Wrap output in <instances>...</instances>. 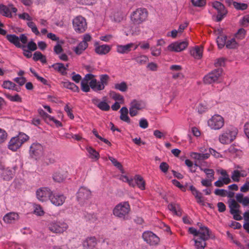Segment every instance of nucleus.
<instances>
[{
	"instance_id": "1",
	"label": "nucleus",
	"mask_w": 249,
	"mask_h": 249,
	"mask_svg": "<svg viewBox=\"0 0 249 249\" xmlns=\"http://www.w3.org/2000/svg\"><path fill=\"white\" fill-rule=\"evenodd\" d=\"M130 207L128 202H123L117 204L113 209V213L118 218L127 220L129 219V213Z\"/></svg>"
},
{
	"instance_id": "2",
	"label": "nucleus",
	"mask_w": 249,
	"mask_h": 249,
	"mask_svg": "<svg viewBox=\"0 0 249 249\" xmlns=\"http://www.w3.org/2000/svg\"><path fill=\"white\" fill-rule=\"evenodd\" d=\"M238 130L236 128L230 126L225 129L219 136V141L222 144L231 143L236 137Z\"/></svg>"
},
{
	"instance_id": "3",
	"label": "nucleus",
	"mask_w": 249,
	"mask_h": 249,
	"mask_svg": "<svg viewBox=\"0 0 249 249\" xmlns=\"http://www.w3.org/2000/svg\"><path fill=\"white\" fill-rule=\"evenodd\" d=\"M29 136L24 133L20 132L18 135L12 137L10 140L8 147L13 151H16L21 145L29 140Z\"/></svg>"
},
{
	"instance_id": "4",
	"label": "nucleus",
	"mask_w": 249,
	"mask_h": 249,
	"mask_svg": "<svg viewBox=\"0 0 249 249\" xmlns=\"http://www.w3.org/2000/svg\"><path fill=\"white\" fill-rule=\"evenodd\" d=\"M147 17V11L145 8H138L131 15V20L133 24H140L145 20Z\"/></svg>"
},
{
	"instance_id": "5",
	"label": "nucleus",
	"mask_w": 249,
	"mask_h": 249,
	"mask_svg": "<svg viewBox=\"0 0 249 249\" xmlns=\"http://www.w3.org/2000/svg\"><path fill=\"white\" fill-rule=\"evenodd\" d=\"M48 227L49 230L53 233H61L67 230L68 225L64 222L53 221L48 224Z\"/></svg>"
},
{
	"instance_id": "6",
	"label": "nucleus",
	"mask_w": 249,
	"mask_h": 249,
	"mask_svg": "<svg viewBox=\"0 0 249 249\" xmlns=\"http://www.w3.org/2000/svg\"><path fill=\"white\" fill-rule=\"evenodd\" d=\"M222 72L223 69L220 68L212 71L204 77L203 81L204 83L206 84H211L217 82Z\"/></svg>"
},
{
	"instance_id": "7",
	"label": "nucleus",
	"mask_w": 249,
	"mask_h": 249,
	"mask_svg": "<svg viewBox=\"0 0 249 249\" xmlns=\"http://www.w3.org/2000/svg\"><path fill=\"white\" fill-rule=\"evenodd\" d=\"M43 152L44 148L43 146L38 142L32 143L30 147V156L32 158L36 160H39L43 155Z\"/></svg>"
},
{
	"instance_id": "8",
	"label": "nucleus",
	"mask_w": 249,
	"mask_h": 249,
	"mask_svg": "<svg viewBox=\"0 0 249 249\" xmlns=\"http://www.w3.org/2000/svg\"><path fill=\"white\" fill-rule=\"evenodd\" d=\"M230 212L233 215V219L236 220H241L242 217L240 215L241 212L239 210L240 206L234 199L228 201Z\"/></svg>"
},
{
	"instance_id": "9",
	"label": "nucleus",
	"mask_w": 249,
	"mask_h": 249,
	"mask_svg": "<svg viewBox=\"0 0 249 249\" xmlns=\"http://www.w3.org/2000/svg\"><path fill=\"white\" fill-rule=\"evenodd\" d=\"M72 24L75 31L78 33L84 32L87 28L86 19L82 16H77L74 18Z\"/></svg>"
},
{
	"instance_id": "10",
	"label": "nucleus",
	"mask_w": 249,
	"mask_h": 249,
	"mask_svg": "<svg viewBox=\"0 0 249 249\" xmlns=\"http://www.w3.org/2000/svg\"><path fill=\"white\" fill-rule=\"evenodd\" d=\"M91 193L90 191L85 187H81L77 193V199L79 204L84 205L86 201L90 198Z\"/></svg>"
},
{
	"instance_id": "11",
	"label": "nucleus",
	"mask_w": 249,
	"mask_h": 249,
	"mask_svg": "<svg viewBox=\"0 0 249 249\" xmlns=\"http://www.w3.org/2000/svg\"><path fill=\"white\" fill-rule=\"evenodd\" d=\"M208 125L213 129L218 130L224 124L223 118L219 115H214L208 121Z\"/></svg>"
},
{
	"instance_id": "12",
	"label": "nucleus",
	"mask_w": 249,
	"mask_h": 249,
	"mask_svg": "<svg viewBox=\"0 0 249 249\" xmlns=\"http://www.w3.org/2000/svg\"><path fill=\"white\" fill-rule=\"evenodd\" d=\"M213 7L217 12L216 21L217 22L221 21L227 14V10L224 5L220 2L215 1L213 3Z\"/></svg>"
},
{
	"instance_id": "13",
	"label": "nucleus",
	"mask_w": 249,
	"mask_h": 249,
	"mask_svg": "<svg viewBox=\"0 0 249 249\" xmlns=\"http://www.w3.org/2000/svg\"><path fill=\"white\" fill-rule=\"evenodd\" d=\"M91 39V37L89 34H85L84 36L83 40L73 49L75 53L78 55L82 54L88 47V42L90 41Z\"/></svg>"
},
{
	"instance_id": "14",
	"label": "nucleus",
	"mask_w": 249,
	"mask_h": 249,
	"mask_svg": "<svg viewBox=\"0 0 249 249\" xmlns=\"http://www.w3.org/2000/svg\"><path fill=\"white\" fill-rule=\"evenodd\" d=\"M51 190L47 187H41L36 192L37 199L40 201H46L50 198L52 194Z\"/></svg>"
},
{
	"instance_id": "15",
	"label": "nucleus",
	"mask_w": 249,
	"mask_h": 249,
	"mask_svg": "<svg viewBox=\"0 0 249 249\" xmlns=\"http://www.w3.org/2000/svg\"><path fill=\"white\" fill-rule=\"evenodd\" d=\"M142 238L147 243L150 245H156L158 244L160 239L151 231H145L142 234Z\"/></svg>"
},
{
	"instance_id": "16",
	"label": "nucleus",
	"mask_w": 249,
	"mask_h": 249,
	"mask_svg": "<svg viewBox=\"0 0 249 249\" xmlns=\"http://www.w3.org/2000/svg\"><path fill=\"white\" fill-rule=\"evenodd\" d=\"M186 41L176 42L168 46V50L170 51L179 52L184 50L188 46Z\"/></svg>"
},
{
	"instance_id": "17",
	"label": "nucleus",
	"mask_w": 249,
	"mask_h": 249,
	"mask_svg": "<svg viewBox=\"0 0 249 249\" xmlns=\"http://www.w3.org/2000/svg\"><path fill=\"white\" fill-rule=\"evenodd\" d=\"M65 197L64 195L59 194H53L52 193L49 199L53 205L58 206L62 205L65 201Z\"/></svg>"
},
{
	"instance_id": "18",
	"label": "nucleus",
	"mask_w": 249,
	"mask_h": 249,
	"mask_svg": "<svg viewBox=\"0 0 249 249\" xmlns=\"http://www.w3.org/2000/svg\"><path fill=\"white\" fill-rule=\"evenodd\" d=\"M198 236L202 237L203 239L209 240V239H214L215 236L212 233L210 230L207 227H201L199 229Z\"/></svg>"
},
{
	"instance_id": "19",
	"label": "nucleus",
	"mask_w": 249,
	"mask_h": 249,
	"mask_svg": "<svg viewBox=\"0 0 249 249\" xmlns=\"http://www.w3.org/2000/svg\"><path fill=\"white\" fill-rule=\"evenodd\" d=\"M191 158L196 160L194 165L195 166H198V163H199L201 161L206 160L210 157L209 153H198L196 152H193L190 155Z\"/></svg>"
},
{
	"instance_id": "20",
	"label": "nucleus",
	"mask_w": 249,
	"mask_h": 249,
	"mask_svg": "<svg viewBox=\"0 0 249 249\" xmlns=\"http://www.w3.org/2000/svg\"><path fill=\"white\" fill-rule=\"evenodd\" d=\"M97 245V239L94 236L88 237L83 242L84 249H93Z\"/></svg>"
},
{
	"instance_id": "21",
	"label": "nucleus",
	"mask_w": 249,
	"mask_h": 249,
	"mask_svg": "<svg viewBox=\"0 0 249 249\" xmlns=\"http://www.w3.org/2000/svg\"><path fill=\"white\" fill-rule=\"evenodd\" d=\"M19 218V216L18 213L10 212L4 216L3 220L6 223L12 224L14 223L16 221L18 220Z\"/></svg>"
},
{
	"instance_id": "22",
	"label": "nucleus",
	"mask_w": 249,
	"mask_h": 249,
	"mask_svg": "<svg viewBox=\"0 0 249 249\" xmlns=\"http://www.w3.org/2000/svg\"><path fill=\"white\" fill-rule=\"evenodd\" d=\"M104 99V101L99 102V99L94 98L92 100V102L101 110L103 111H108L110 109V106L106 102V97H105Z\"/></svg>"
},
{
	"instance_id": "23",
	"label": "nucleus",
	"mask_w": 249,
	"mask_h": 249,
	"mask_svg": "<svg viewBox=\"0 0 249 249\" xmlns=\"http://www.w3.org/2000/svg\"><path fill=\"white\" fill-rule=\"evenodd\" d=\"M195 242V246L196 249H204L206 246L207 239H203L202 237L197 236L193 239Z\"/></svg>"
},
{
	"instance_id": "24",
	"label": "nucleus",
	"mask_w": 249,
	"mask_h": 249,
	"mask_svg": "<svg viewBox=\"0 0 249 249\" xmlns=\"http://www.w3.org/2000/svg\"><path fill=\"white\" fill-rule=\"evenodd\" d=\"M6 39L11 43L15 45L17 47L24 48L23 45H21L19 42V37L15 35H7L6 36Z\"/></svg>"
},
{
	"instance_id": "25",
	"label": "nucleus",
	"mask_w": 249,
	"mask_h": 249,
	"mask_svg": "<svg viewBox=\"0 0 249 249\" xmlns=\"http://www.w3.org/2000/svg\"><path fill=\"white\" fill-rule=\"evenodd\" d=\"M134 46L133 43H129L125 45H119L117 46V52L120 53H127L131 51V48Z\"/></svg>"
},
{
	"instance_id": "26",
	"label": "nucleus",
	"mask_w": 249,
	"mask_h": 249,
	"mask_svg": "<svg viewBox=\"0 0 249 249\" xmlns=\"http://www.w3.org/2000/svg\"><path fill=\"white\" fill-rule=\"evenodd\" d=\"M14 175V171L9 169V168H6L3 169L1 176L4 180H10L13 178Z\"/></svg>"
},
{
	"instance_id": "27",
	"label": "nucleus",
	"mask_w": 249,
	"mask_h": 249,
	"mask_svg": "<svg viewBox=\"0 0 249 249\" xmlns=\"http://www.w3.org/2000/svg\"><path fill=\"white\" fill-rule=\"evenodd\" d=\"M89 86L92 89L95 91L103 90L105 89V87L103 84L97 82L96 79H93L89 82Z\"/></svg>"
},
{
	"instance_id": "28",
	"label": "nucleus",
	"mask_w": 249,
	"mask_h": 249,
	"mask_svg": "<svg viewBox=\"0 0 249 249\" xmlns=\"http://www.w3.org/2000/svg\"><path fill=\"white\" fill-rule=\"evenodd\" d=\"M235 197L237 202L241 203L243 206L246 207L249 205V197L248 196L244 197V195L243 194H237Z\"/></svg>"
},
{
	"instance_id": "29",
	"label": "nucleus",
	"mask_w": 249,
	"mask_h": 249,
	"mask_svg": "<svg viewBox=\"0 0 249 249\" xmlns=\"http://www.w3.org/2000/svg\"><path fill=\"white\" fill-rule=\"evenodd\" d=\"M110 50V47L107 45H99L95 48V52L100 55L106 54Z\"/></svg>"
},
{
	"instance_id": "30",
	"label": "nucleus",
	"mask_w": 249,
	"mask_h": 249,
	"mask_svg": "<svg viewBox=\"0 0 249 249\" xmlns=\"http://www.w3.org/2000/svg\"><path fill=\"white\" fill-rule=\"evenodd\" d=\"M0 14L2 16L12 18L13 16L9 8L3 4H0Z\"/></svg>"
},
{
	"instance_id": "31",
	"label": "nucleus",
	"mask_w": 249,
	"mask_h": 249,
	"mask_svg": "<svg viewBox=\"0 0 249 249\" xmlns=\"http://www.w3.org/2000/svg\"><path fill=\"white\" fill-rule=\"evenodd\" d=\"M55 70L61 73L62 75H65L67 74L66 71L67 68L61 63H56L51 66Z\"/></svg>"
},
{
	"instance_id": "32",
	"label": "nucleus",
	"mask_w": 249,
	"mask_h": 249,
	"mask_svg": "<svg viewBox=\"0 0 249 249\" xmlns=\"http://www.w3.org/2000/svg\"><path fill=\"white\" fill-rule=\"evenodd\" d=\"M62 84L63 87L70 89L74 92H78L79 91V89L78 87L72 82L67 81L62 82Z\"/></svg>"
},
{
	"instance_id": "33",
	"label": "nucleus",
	"mask_w": 249,
	"mask_h": 249,
	"mask_svg": "<svg viewBox=\"0 0 249 249\" xmlns=\"http://www.w3.org/2000/svg\"><path fill=\"white\" fill-rule=\"evenodd\" d=\"M134 180L136 182V185L142 190L145 189V181L142 177L137 175L134 177Z\"/></svg>"
},
{
	"instance_id": "34",
	"label": "nucleus",
	"mask_w": 249,
	"mask_h": 249,
	"mask_svg": "<svg viewBox=\"0 0 249 249\" xmlns=\"http://www.w3.org/2000/svg\"><path fill=\"white\" fill-rule=\"evenodd\" d=\"M169 210L173 212L177 215L180 216L181 214L179 206L177 204H169L168 206Z\"/></svg>"
},
{
	"instance_id": "35",
	"label": "nucleus",
	"mask_w": 249,
	"mask_h": 249,
	"mask_svg": "<svg viewBox=\"0 0 249 249\" xmlns=\"http://www.w3.org/2000/svg\"><path fill=\"white\" fill-rule=\"evenodd\" d=\"M191 54L196 59H200L202 56V50L199 47H196L191 51Z\"/></svg>"
},
{
	"instance_id": "36",
	"label": "nucleus",
	"mask_w": 249,
	"mask_h": 249,
	"mask_svg": "<svg viewBox=\"0 0 249 249\" xmlns=\"http://www.w3.org/2000/svg\"><path fill=\"white\" fill-rule=\"evenodd\" d=\"M53 177L55 181L61 182L66 178V175L60 171H57L53 174Z\"/></svg>"
},
{
	"instance_id": "37",
	"label": "nucleus",
	"mask_w": 249,
	"mask_h": 249,
	"mask_svg": "<svg viewBox=\"0 0 249 249\" xmlns=\"http://www.w3.org/2000/svg\"><path fill=\"white\" fill-rule=\"evenodd\" d=\"M132 60H135L140 65H143L148 61L149 59L147 56L144 55H141L140 56L134 57L132 58Z\"/></svg>"
},
{
	"instance_id": "38",
	"label": "nucleus",
	"mask_w": 249,
	"mask_h": 249,
	"mask_svg": "<svg viewBox=\"0 0 249 249\" xmlns=\"http://www.w3.org/2000/svg\"><path fill=\"white\" fill-rule=\"evenodd\" d=\"M130 107L138 109L141 110L144 107V104L142 101H137L133 100L130 104Z\"/></svg>"
},
{
	"instance_id": "39",
	"label": "nucleus",
	"mask_w": 249,
	"mask_h": 249,
	"mask_svg": "<svg viewBox=\"0 0 249 249\" xmlns=\"http://www.w3.org/2000/svg\"><path fill=\"white\" fill-rule=\"evenodd\" d=\"M220 174L222 176V177H220L219 178H221L222 180L225 181L226 184H228L231 182V178H230V176L228 174L226 170L224 169H221L219 171Z\"/></svg>"
},
{
	"instance_id": "40",
	"label": "nucleus",
	"mask_w": 249,
	"mask_h": 249,
	"mask_svg": "<svg viewBox=\"0 0 249 249\" xmlns=\"http://www.w3.org/2000/svg\"><path fill=\"white\" fill-rule=\"evenodd\" d=\"M54 155L51 153H48L43 160L44 163L46 165L53 164L55 162Z\"/></svg>"
},
{
	"instance_id": "41",
	"label": "nucleus",
	"mask_w": 249,
	"mask_h": 249,
	"mask_svg": "<svg viewBox=\"0 0 249 249\" xmlns=\"http://www.w3.org/2000/svg\"><path fill=\"white\" fill-rule=\"evenodd\" d=\"M114 89L122 92H125L128 89V86L125 82H122L114 85Z\"/></svg>"
},
{
	"instance_id": "42",
	"label": "nucleus",
	"mask_w": 249,
	"mask_h": 249,
	"mask_svg": "<svg viewBox=\"0 0 249 249\" xmlns=\"http://www.w3.org/2000/svg\"><path fill=\"white\" fill-rule=\"evenodd\" d=\"M87 150L90 155V158L92 159L98 160L99 157V153L91 147L87 148Z\"/></svg>"
},
{
	"instance_id": "43",
	"label": "nucleus",
	"mask_w": 249,
	"mask_h": 249,
	"mask_svg": "<svg viewBox=\"0 0 249 249\" xmlns=\"http://www.w3.org/2000/svg\"><path fill=\"white\" fill-rule=\"evenodd\" d=\"M109 95L111 98L115 101H123L124 97L120 93H117L114 91H110Z\"/></svg>"
},
{
	"instance_id": "44",
	"label": "nucleus",
	"mask_w": 249,
	"mask_h": 249,
	"mask_svg": "<svg viewBox=\"0 0 249 249\" xmlns=\"http://www.w3.org/2000/svg\"><path fill=\"white\" fill-rule=\"evenodd\" d=\"M192 193L197 199V202L199 204L203 205V200L202 199L203 197L202 193L197 190L196 189H195V190Z\"/></svg>"
},
{
	"instance_id": "45",
	"label": "nucleus",
	"mask_w": 249,
	"mask_h": 249,
	"mask_svg": "<svg viewBox=\"0 0 249 249\" xmlns=\"http://www.w3.org/2000/svg\"><path fill=\"white\" fill-rule=\"evenodd\" d=\"M108 159L110 160V161L114 165V166H115L118 169L121 171L122 173H123V167L120 162L118 161L116 159L112 157H108Z\"/></svg>"
},
{
	"instance_id": "46",
	"label": "nucleus",
	"mask_w": 249,
	"mask_h": 249,
	"mask_svg": "<svg viewBox=\"0 0 249 249\" xmlns=\"http://www.w3.org/2000/svg\"><path fill=\"white\" fill-rule=\"evenodd\" d=\"M200 170L203 171L206 174L208 178L211 179V180L214 179V172L213 169L200 168Z\"/></svg>"
},
{
	"instance_id": "47",
	"label": "nucleus",
	"mask_w": 249,
	"mask_h": 249,
	"mask_svg": "<svg viewBox=\"0 0 249 249\" xmlns=\"http://www.w3.org/2000/svg\"><path fill=\"white\" fill-rule=\"evenodd\" d=\"M30 71L32 72V73L37 78V80L40 81L44 85H48V81L46 79H44V78L39 76L38 74L32 68H30Z\"/></svg>"
},
{
	"instance_id": "48",
	"label": "nucleus",
	"mask_w": 249,
	"mask_h": 249,
	"mask_svg": "<svg viewBox=\"0 0 249 249\" xmlns=\"http://www.w3.org/2000/svg\"><path fill=\"white\" fill-rule=\"evenodd\" d=\"M237 44L234 38L228 40L226 41V47L228 49H235L236 48Z\"/></svg>"
},
{
	"instance_id": "49",
	"label": "nucleus",
	"mask_w": 249,
	"mask_h": 249,
	"mask_svg": "<svg viewBox=\"0 0 249 249\" xmlns=\"http://www.w3.org/2000/svg\"><path fill=\"white\" fill-rule=\"evenodd\" d=\"M109 79V76L107 74H102L100 75L99 82L105 87L107 85Z\"/></svg>"
},
{
	"instance_id": "50",
	"label": "nucleus",
	"mask_w": 249,
	"mask_h": 249,
	"mask_svg": "<svg viewBox=\"0 0 249 249\" xmlns=\"http://www.w3.org/2000/svg\"><path fill=\"white\" fill-rule=\"evenodd\" d=\"M240 171L234 170L231 173V178L233 181L239 182L240 178Z\"/></svg>"
},
{
	"instance_id": "51",
	"label": "nucleus",
	"mask_w": 249,
	"mask_h": 249,
	"mask_svg": "<svg viewBox=\"0 0 249 249\" xmlns=\"http://www.w3.org/2000/svg\"><path fill=\"white\" fill-rule=\"evenodd\" d=\"M233 5L237 10H244L247 8L248 5L244 3H240L236 1L233 2Z\"/></svg>"
},
{
	"instance_id": "52",
	"label": "nucleus",
	"mask_w": 249,
	"mask_h": 249,
	"mask_svg": "<svg viewBox=\"0 0 249 249\" xmlns=\"http://www.w3.org/2000/svg\"><path fill=\"white\" fill-rule=\"evenodd\" d=\"M217 43L219 49H222L226 45V36H218L217 38Z\"/></svg>"
},
{
	"instance_id": "53",
	"label": "nucleus",
	"mask_w": 249,
	"mask_h": 249,
	"mask_svg": "<svg viewBox=\"0 0 249 249\" xmlns=\"http://www.w3.org/2000/svg\"><path fill=\"white\" fill-rule=\"evenodd\" d=\"M34 213L38 216H42L44 214V212L42 208L37 204L34 205Z\"/></svg>"
},
{
	"instance_id": "54",
	"label": "nucleus",
	"mask_w": 249,
	"mask_h": 249,
	"mask_svg": "<svg viewBox=\"0 0 249 249\" xmlns=\"http://www.w3.org/2000/svg\"><path fill=\"white\" fill-rule=\"evenodd\" d=\"M5 95L8 99L13 102H21L22 101L21 98L18 94H16L14 96H12L9 94H5Z\"/></svg>"
},
{
	"instance_id": "55",
	"label": "nucleus",
	"mask_w": 249,
	"mask_h": 249,
	"mask_svg": "<svg viewBox=\"0 0 249 249\" xmlns=\"http://www.w3.org/2000/svg\"><path fill=\"white\" fill-rule=\"evenodd\" d=\"M27 25L29 28L31 29L32 31L36 35H38L39 34V32L37 29V28L34 22L32 21L28 22L27 23Z\"/></svg>"
},
{
	"instance_id": "56",
	"label": "nucleus",
	"mask_w": 249,
	"mask_h": 249,
	"mask_svg": "<svg viewBox=\"0 0 249 249\" xmlns=\"http://www.w3.org/2000/svg\"><path fill=\"white\" fill-rule=\"evenodd\" d=\"M2 87L4 89H12L15 87V84L10 81H5L3 83Z\"/></svg>"
},
{
	"instance_id": "57",
	"label": "nucleus",
	"mask_w": 249,
	"mask_h": 249,
	"mask_svg": "<svg viewBox=\"0 0 249 249\" xmlns=\"http://www.w3.org/2000/svg\"><path fill=\"white\" fill-rule=\"evenodd\" d=\"M85 218L92 222H95L97 220L96 215L94 213H87L85 215Z\"/></svg>"
},
{
	"instance_id": "58",
	"label": "nucleus",
	"mask_w": 249,
	"mask_h": 249,
	"mask_svg": "<svg viewBox=\"0 0 249 249\" xmlns=\"http://www.w3.org/2000/svg\"><path fill=\"white\" fill-rule=\"evenodd\" d=\"M38 113L39 115L44 119V120L48 123V120L49 119H51L50 115L46 113L43 109H39L38 110Z\"/></svg>"
},
{
	"instance_id": "59",
	"label": "nucleus",
	"mask_w": 249,
	"mask_h": 249,
	"mask_svg": "<svg viewBox=\"0 0 249 249\" xmlns=\"http://www.w3.org/2000/svg\"><path fill=\"white\" fill-rule=\"evenodd\" d=\"M246 31L243 28H240L235 35V37L239 39H241L245 37Z\"/></svg>"
},
{
	"instance_id": "60",
	"label": "nucleus",
	"mask_w": 249,
	"mask_h": 249,
	"mask_svg": "<svg viewBox=\"0 0 249 249\" xmlns=\"http://www.w3.org/2000/svg\"><path fill=\"white\" fill-rule=\"evenodd\" d=\"M172 183L176 186L179 188L183 192L186 191V186H187V184H186L185 186L181 185L180 182L177 180L174 179L172 180Z\"/></svg>"
},
{
	"instance_id": "61",
	"label": "nucleus",
	"mask_w": 249,
	"mask_h": 249,
	"mask_svg": "<svg viewBox=\"0 0 249 249\" xmlns=\"http://www.w3.org/2000/svg\"><path fill=\"white\" fill-rule=\"evenodd\" d=\"M151 50L152 55L154 56H158L160 54L161 49L160 48H158L156 46L152 47Z\"/></svg>"
},
{
	"instance_id": "62",
	"label": "nucleus",
	"mask_w": 249,
	"mask_h": 249,
	"mask_svg": "<svg viewBox=\"0 0 249 249\" xmlns=\"http://www.w3.org/2000/svg\"><path fill=\"white\" fill-rule=\"evenodd\" d=\"M81 89L84 92H88L90 90V86L88 85V83L84 81H81Z\"/></svg>"
},
{
	"instance_id": "63",
	"label": "nucleus",
	"mask_w": 249,
	"mask_h": 249,
	"mask_svg": "<svg viewBox=\"0 0 249 249\" xmlns=\"http://www.w3.org/2000/svg\"><path fill=\"white\" fill-rule=\"evenodd\" d=\"M192 2L194 6L201 7L205 4V0H192Z\"/></svg>"
},
{
	"instance_id": "64",
	"label": "nucleus",
	"mask_w": 249,
	"mask_h": 249,
	"mask_svg": "<svg viewBox=\"0 0 249 249\" xmlns=\"http://www.w3.org/2000/svg\"><path fill=\"white\" fill-rule=\"evenodd\" d=\"M169 167L168 164L165 162H162L160 165V170L164 173L167 172Z\"/></svg>"
}]
</instances>
